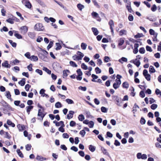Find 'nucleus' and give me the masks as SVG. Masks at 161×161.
Masks as SVG:
<instances>
[{"instance_id": "obj_1", "label": "nucleus", "mask_w": 161, "mask_h": 161, "mask_svg": "<svg viewBox=\"0 0 161 161\" xmlns=\"http://www.w3.org/2000/svg\"><path fill=\"white\" fill-rule=\"evenodd\" d=\"M117 79L116 80V82L113 85V87L115 89H117L118 88L121 84V81L120 79L122 77L121 75H117Z\"/></svg>"}, {"instance_id": "obj_2", "label": "nucleus", "mask_w": 161, "mask_h": 161, "mask_svg": "<svg viewBox=\"0 0 161 161\" xmlns=\"http://www.w3.org/2000/svg\"><path fill=\"white\" fill-rule=\"evenodd\" d=\"M37 106L38 107L41 109L38 110L37 115L38 116L40 117L42 119H43L45 116V114H44L43 113V112H44L45 110L44 108L42 107L39 103L37 104Z\"/></svg>"}, {"instance_id": "obj_3", "label": "nucleus", "mask_w": 161, "mask_h": 161, "mask_svg": "<svg viewBox=\"0 0 161 161\" xmlns=\"http://www.w3.org/2000/svg\"><path fill=\"white\" fill-rule=\"evenodd\" d=\"M41 50L43 52L44 54L40 53L38 54L39 57L42 60L46 61L47 59V56L48 53L46 50L41 49Z\"/></svg>"}, {"instance_id": "obj_4", "label": "nucleus", "mask_w": 161, "mask_h": 161, "mask_svg": "<svg viewBox=\"0 0 161 161\" xmlns=\"http://www.w3.org/2000/svg\"><path fill=\"white\" fill-rule=\"evenodd\" d=\"M76 54L78 55H74V57H76V59H74L75 60H80L82 59V58L84 56V54L80 51H77Z\"/></svg>"}, {"instance_id": "obj_5", "label": "nucleus", "mask_w": 161, "mask_h": 161, "mask_svg": "<svg viewBox=\"0 0 161 161\" xmlns=\"http://www.w3.org/2000/svg\"><path fill=\"white\" fill-rule=\"evenodd\" d=\"M35 30L37 31H43L44 29V27L42 24L41 23L36 24L34 27Z\"/></svg>"}, {"instance_id": "obj_6", "label": "nucleus", "mask_w": 161, "mask_h": 161, "mask_svg": "<svg viewBox=\"0 0 161 161\" xmlns=\"http://www.w3.org/2000/svg\"><path fill=\"white\" fill-rule=\"evenodd\" d=\"M136 157L138 159H146L147 158V156L146 154H142L141 153H138L136 154Z\"/></svg>"}, {"instance_id": "obj_7", "label": "nucleus", "mask_w": 161, "mask_h": 161, "mask_svg": "<svg viewBox=\"0 0 161 161\" xmlns=\"http://www.w3.org/2000/svg\"><path fill=\"white\" fill-rule=\"evenodd\" d=\"M22 2L28 8H31L32 7V5L29 0H22Z\"/></svg>"}, {"instance_id": "obj_8", "label": "nucleus", "mask_w": 161, "mask_h": 161, "mask_svg": "<svg viewBox=\"0 0 161 161\" xmlns=\"http://www.w3.org/2000/svg\"><path fill=\"white\" fill-rule=\"evenodd\" d=\"M149 34L150 35L153 36V41H156L157 40V37L158 36V33L155 32L154 31L153 29H150L149 30Z\"/></svg>"}, {"instance_id": "obj_9", "label": "nucleus", "mask_w": 161, "mask_h": 161, "mask_svg": "<svg viewBox=\"0 0 161 161\" xmlns=\"http://www.w3.org/2000/svg\"><path fill=\"white\" fill-rule=\"evenodd\" d=\"M28 29V27L26 26H24L20 27L19 30L20 31L22 34L24 35L27 33Z\"/></svg>"}, {"instance_id": "obj_10", "label": "nucleus", "mask_w": 161, "mask_h": 161, "mask_svg": "<svg viewBox=\"0 0 161 161\" xmlns=\"http://www.w3.org/2000/svg\"><path fill=\"white\" fill-rule=\"evenodd\" d=\"M113 99L114 100H115L117 102L118 105L120 106V104L122 103V100L121 98L117 96H113Z\"/></svg>"}, {"instance_id": "obj_11", "label": "nucleus", "mask_w": 161, "mask_h": 161, "mask_svg": "<svg viewBox=\"0 0 161 161\" xmlns=\"http://www.w3.org/2000/svg\"><path fill=\"white\" fill-rule=\"evenodd\" d=\"M2 65L3 67L8 69H9L11 67V65L8 64V61L7 60H5L3 63L2 64Z\"/></svg>"}, {"instance_id": "obj_12", "label": "nucleus", "mask_w": 161, "mask_h": 161, "mask_svg": "<svg viewBox=\"0 0 161 161\" xmlns=\"http://www.w3.org/2000/svg\"><path fill=\"white\" fill-rule=\"evenodd\" d=\"M74 114V111L72 110L69 111V114L67 115V118L69 119L72 118Z\"/></svg>"}, {"instance_id": "obj_13", "label": "nucleus", "mask_w": 161, "mask_h": 161, "mask_svg": "<svg viewBox=\"0 0 161 161\" xmlns=\"http://www.w3.org/2000/svg\"><path fill=\"white\" fill-rule=\"evenodd\" d=\"M139 108V106L136 103H135L134 104V105L133 108V110H132V112H133V113L135 114L137 111V109Z\"/></svg>"}, {"instance_id": "obj_14", "label": "nucleus", "mask_w": 161, "mask_h": 161, "mask_svg": "<svg viewBox=\"0 0 161 161\" xmlns=\"http://www.w3.org/2000/svg\"><path fill=\"white\" fill-rule=\"evenodd\" d=\"M101 150L104 154L108 155L109 157L110 156L109 154L108 153V152L107 150L106 149H105L103 147H101Z\"/></svg>"}, {"instance_id": "obj_15", "label": "nucleus", "mask_w": 161, "mask_h": 161, "mask_svg": "<svg viewBox=\"0 0 161 161\" xmlns=\"http://www.w3.org/2000/svg\"><path fill=\"white\" fill-rule=\"evenodd\" d=\"M18 83L21 86H24L25 83V79L23 78L21 80L18 82Z\"/></svg>"}, {"instance_id": "obj_16", "label": "nucleus", "mask_w": 161, "mask_h": 161, "mask_svg": "<svg viewBox=\"0 0 161 161\" xmlns=\"http://www.w3.org/2000/svg\"><path fill=\"white\" fill-rule=\"evenodd\" d=\"M92 30L94 35L97 36L98 34L99 31L97 28L92 27Z\"/></svg>"}, {"instance_id": "obj_17", "label": "nucleus", "mask_w": 161, "mask_h": 161, "mask_svg": "<svg viewBox=\"0 0 161 161\" xmlns=\"http://www.w3.org/2000/svg\"><path fill=\"white\" fill-rule=\"evenodd\" d=\"M6 94L5 96L7 98L10 100L11 101L12 100L11 98V95L9 91H7L6 92Z\"/></svg>"}, {"instance_id": "obj_18", "label": "nucleus", "mask_w": 161, "mask_h": 161, "mask_svg": "<svg viewBox=\"0 0 161 161\" xmlns=\"http://www.w3.org/2000/svg\"><path fill=\"white\" fill-rule=\"evenodd\" d=\"M133 63L136 65V66L138 67L140 64V62L139 60H138L137 59H136L135 60H133Z\"/></svg>"}, {"instance_id": "obj_19", "label": "nucleus", "mask_w": 161, "mask_h": 161, "mask_svg": "<svg viewBox=\"0 0 161 161\" xmlns=\"http://www.w3.org/2000/svg\"><path fill=\"white\" fill-rule=\"evenodd\" d=\"M7 123L8 125L11 126L13 127H14L15 126V124L9 119H8L7 120Z\"/></svg>"}, {"instance_id": "obj_20", "label": "nucleus", "mask_w": 161, "mask_h": 161, "mask_svg": "<svg viewBox=\"0 0 161 161\" xmlns=\"http://www.w3.org/2000/svg\"><path fill=\"white\" fill-rule=\"evenodd\" d=\"M127 34V31L125 30H122L119 32V35L120 36H123L126 35Z\"/></svg>"}, {"instance_id": "obj_21", "label": "nucleus", "mask_w": 161, "mask_h": 161, "mask_svg": "<svg viewBox=\"0 0 161 161\" xmlns=\"http://www.w3.org/2000/svg\"><path fill=\"white\" fill-rule=\"evenodd\" d=\"M127 59L125 57H123L119 60V61L120 63L122 64L124 62H127Z\"/></svg>"}, {"instance_id": "obj_22", "label": "nucleus", "mask_w": 161, "mask_h": 161, "mask_svg": "<svg viewBox=\"0 0 161 161\" xmlns=\"http://www.w3.org/2000/svg\"><path fill=\"white\" fill-rule=\"evenodd\" d=\"M33 106H29L26 107V111L28 113V114H29L30 111L33 109Z\"/></svg>"}, {"instance_id": "obj_23", "label": "nucleus", "mask_w": 161, "mask_h": 161, "mask_svg": "<svg viewBox=\"0 0 161 161\" xmlns=\"http://www.w3.org/2000/svg\"><path fill=\"white\" fill-rule=\"evenodd\" d=\"M89 150L92 152H94L96 149L95 147L92 145H90L89 146Z\"/></svg>"}, {"instance_id": "obj_24", "label": "nucleus", "mask_w": 161, "mask_h": 161, "mask_svg": "<svg viewBox=\"0 0 161 161\" xmlns=\"http://www.w3.org/2000/svg\"><path fill=\"white\" fill-rule=\"evenodd\" d=\"M56 47L55 49L56 50H59L62 48V46L60 44L59 42L56 43Z\"/></svg>"}, {"instance_id": "obj_25", "label": "nucleus", "mask_w": 161, "mask_h": 161, "mask_svg": "<svg viewBox=\"0 0 161 161\" xmlns=\"http://www.w3.org/2000/svg\"><path fill=\"white\" fill-rule=\"evenodd\" d=\"M2 104L3 106V107H5L7 108H8V109H9V108H10V106L6 102L3 101V103Z\"/></svg>"}, {"instance_id": "obj_26", "label": "nucleus", "mask_w": 161, "mask_h": 161, "mask_svg": "<svg viewBox=\"0 0 161 161\" xmlns=\"http://www.w3.org/2000/svg\"><path fill=\"white\" fill-rule=\"evenodd\" d=\"M28 36L31 38L33 39L35 36V34L34 32H29L28 33Z\"/></svg>"}, {"instance_id": "obj_27", "label": "nucleus", "mask_w": 161, "mask_h": 161, "mask_svg": "<svg viewBox=\"0 0 161 161\" xmlns=\"http://www.w3.org/2000/svg\"><path fill=\"white\" fill-rule=\"evenodd\" d=\"M36 159L41 161H43V160H46V158H43L42 157H41L39 155H37L36 157Z\"/></svg>"}, {"instance_id": "obj_28", "label": "nucleus", "mask_w": 161, "mask_h": 161, "mask_svg": "<svg viewBox=\"0 0 161 161\" xmlns=\"http://www.w3.org/2000/svg\"><path fill=\"white\" fill-rule=\"evenodd\" d=\"M31 60H33L34 61H36L38 60V58L36 56L34 55H32L31 56Z\"/></svg>"}, {"instance_id": "obj_29", "label": "nucleus", "mask_w": 161, "mask_h": 161, "mask_svg": "<svg viewBox=\"0 0 161 161\" xmlns=\"http://www.w3.org/2000/svg\"><path fill=\"white\" fill-rule=\"evenodd\" d=\"M43 70L46 72L48 74L50 75L51 73V71L49 69L47 68L46 67H43Z\"/></svg>"}, {"instance_id": "obj_30", "label": "nucleus", "mask_w": 161, "mask_h": 161, "mask_svg": "<svg viewBox=\"0 0 161 161\" xmlns=\"http://www.w3.org/2000/svg\"><path fill=\"white\" fill-rule=\"evenodd\" d=\"M16 151L20 157L22 158L24 157L23 155L19 149H17L16 150Z\"/></svg>"}, {"instance_id": "obj_31", "label": "nucleus", "mask_w": 161, "mask_h": 161, "mask_svg": "<svg viewBox=\"0 0 161 161\" xmlns=\"http://www.w3.org/2000/svg\"><path fill=\"white\" fill-rule=\"evenodd\" d=\"M77 6L78 9L80 11L82 10V9L84 8L85 7L83 5L80 3L77 4Z\"/></svg>"}, {"instance_id": "obj_32", "label": "nucleus", "mask_w": 161, "mask_h": 161, "mask_svg": "<svg viewBox=\"0 0 161 161\" xmlns=\"http://www.w3.org/2000/svg\"><path fill=\"white\" fill-rule=\"evenodd\" d=\"M8 42L13 47H16L17 45L16 43L13 42V41L11 40H8Z\"/></svg>"}, {"instance_id": "obj_33", "label": "nucleus", "mask_w": 161, "mask_h": 161, "mask_svg": "<svg viewBox=\"0 0 161 161\" xmlns=\"http://www.w3.org/2000/svg\"><path fill=\"white\" fill-rule=\"evenodd\" d=\"M69 70L67 69L64 70L63 71V75L64 77H66L68 76L67 73H70Z\"/></svg>"}, {"instance_id": "obj_34", "label": "nucleus", "mask_w": 161, "mask_h": 161, "mask_svg": "<svg viewBox=\"0 0 161 161\" xmlns=\"http://www.w3.org/2000/svg\"><path fill=\"white\" fill-rule=\"evenodd\" d=\"M55 106L56 108H60L62 107V104L60 102H58L55 104Z\"/></svg>"}, {"instance_id": "obj_35", "label": "nucleus", "mask_w": 161, "mask_h": 161, "mask_svg": "<svg viewBox=\"0 0 161 161\" xmlns=\"http://www.w3.org/2000/svg\"><path fill=\"white\" fill-rule=\"evenodd\" d=\"M65 101L68 104H72L74 103V101L72 99H66Z\"/></svg>"}, {"instance_id": "obj_36", "label": "nucleus", "mask_w": 161, "mask_h": 161, "mask_svg": "<svg viewBox=\"0 0 161 161\" xmlns=\"http://www.w3.org/2000/svg\"><path fill=\"white\" fill-rule=\"evenodd\" d=\"M78 119L80 121H82L85 118L82 114H80L78 116Z\"/></svg>"}, {"instance_id": "obj_37", "label": "nucleus", "mask_w": 161, "mask_h": 161, "mask_svg": "<svg viewBox=\"0 0 161 161\" xmlns=\"http://www.w3.org/2000/svg\"><path fill=\"white\" fill-rule=\"evenodd\" d=\"M149 72L150 73H154L155 72V70L153 66H150L149 67Z\"/></svg>"}, {"instance_id": "obj_38", "label": "nucleus", "mask_w": 161, "mask_h": 161, "mask_svg": "<svg viewBox=\"0 0 161 161\" xmlns=\"http://www.w3.org/2000/svg\"><path fill=\"white\" fill-rule=\"evenodd\" d=\"M123 87L125 88H128L129 85L128 83L127 82H124L122 84Z\"/></svg>"}, {"instance_id": "obj_39", "label": "nucleus", "mask_w": 161, "mask_h": 161, "mask_svg": "<svg viewBox=\"0 0 161 161\" xmlns=\"http://www.w3.org/2000/svg\"><path fill=\"white\" fill-rule=\"evenodd\" d=\"M87 45L84 43H82L81 44V48L83 50H85L86 49Z\"/></svg>"}, {"instance_id": "obj_40", "label": "nucleus", "mask_w": 161, "mask_h": 161, "mask_svg": "<svg viewBox=\"0 0 161 161\" xmlns=\"http://www.w3.org/2000/svg\"><path fill=\"white\" fill-rule=\"evenodd\" d=\"M14 20V19H12L11 18H9V19H7L6 20V21L7 22L12 24L14 23V22L13 21Z\"/></svg>"}, {"instance_id": "obj_41", "label": "nucleus", "mask_w": 161, "mask_h": 161, "mask_svg": "<svg viewBox=\"0 0 161 161\" xmlns=\"http://www.w3.org/2000/svg\"><path fill=\"white\" fill-rule=\"evenodd\" d=\"M124 43V40L122 38H120L119 40L118 45L119 46H121Z\"/></svg>"}, {"instance_id": "obj_42", "label": "nucleus", "mask_w": 161, "mask_h": 161, "mask_svg": "<svg viewBox=\"0 0 161 161\" xmlns=\"http://www.w3.org/2000/svg\"><path fill=\"white\" fill-rule=\"evenodd\" d=\"M88 126L90 128L93 127L94 125V123L92 121H90L88 124Z\"/></svg>"}, {"instance_id": "obj_43", "label": "nucleus", "mask_w": 161, "mask_h": 161, "mask_svg": "<svg viewBox=\"0 0 161 161\" xmlns=\"http://www.w3.org/2000/svg\"><path fill=\"white\" fill-rule=\"evenodd\" d=\"M14 36L18 39H21L22 38V36L19 33L14 34Z\"/></svg>"}, {"instance_id": "obj_44", "label": "nucleus", "mask_w": 161, "mask_h": 161, "mask_svg": "<svg viewBox=\"0 0 161 161\" xmlns=\"http://www.w3.org/2000/svg\"><path fill=\"white\" fill-rule=\"evenodd\" d=\"M81 67L82 69L84 70H87L88 69V67L84 63H83L81 64Z\"/></svg>"}, {"instance_id": "obj_45", "label": "nucleus", "mask_w": 161, "mask_h": 161, "mask_svg": "<svg viewBox=\"0 0 161 161\" xmlns=\"http://www.w3.org/2000/svg\"><path fill=\"white\" fill-rule=\"evenodd\" d=\"M69 64L71 66L73 67H76L77 66V65L76 63L73 61H70L69 62Z\"/></svg>"}, {"instance_id": "obj_46", "label": "nucleus", "mask_w": 161, "mask_h": 161, "mask_svg": "<svg viewBox=\"0 0 161 161\" xmlns=\"http://www.w3.org/2000/svg\"><path fill=\"white\" fill-rule=\"evenodd\" d=\"M158 107V105L156 104H153L151 106V108L155 110Z\"/></svg>"}, {"instance_id": "obj_47", "label": "nucleus", "mask_w": 161, "mask_h": 161, "mask_svg": "<svg viewBox=\"0 0 161 161\" xmlns=\"http://www.w3.org/2000/svg\"><path fill=\"white\" fill-rule=\"evenodd\" d=\"M95 71L97 74H100L101 72V69L98 67H97L95 68Z\"/></svg>"}, {"instance_id": "obj_48", "label": "nucleus", "mask_w": 161, "mask_h": 161, "mask_svg": "<svg viewBox=\"0 0 161 161\" xmlns=\"http://www.w3.org/2000/svg\"><path fill=\"white\" fill-rule=\"evenodd\" d=\"M5 135L4 136L5 138H6L9 139L11 138V136L8 133V132H5Z\"/></svg>"}, {"instance_id": "obj_49", "label": "nucleus", "mask_w": 161, "mask_h": 161, "mask_svg": "<svg viewBox=\"0 0 161 161\" xmlns=\"http://www.w3.org/2000/svg\"><path fill=\"white\" fill-rule=\"evenodd\" d=\"M157 9V7L156 5L154 4L152 6L151 9L152 11L155 12L156 10Z\"/></svg>"}, {"instance_id": "obj_50", "label": "nucleus", "mask_w": 161, "mask_h": 161, "mask_svg": "<svg viewBox=\"0 0 161 161\" xmlns=\"http://www.w3.org/2000/svg\"><path fill=\"white\" fill-rule=\"evenodd\" d=\"M36 1L42 7H44L45 5L44 3L41 0H36Z\"/></svg>"}, {"instance_id": "obj_51", "label": "nucleus", "mask_w": 161, "mask_h": 161, "mask_svg": "<svg viewBox=\"0 0 161 161\" xmlns=\"http://www.w3.org/2000/svg\"><path fill=\"white\" fill-rule=\"evenodd\" d=\"M70 149L75 152H76L78 151V149L77 147L75 146H73L70 148Z\"/></svg>"}, {"instance_id": "obj_52", "label": "nucleus", "mask_w": 161, "mask_h": 161, "mask_svg": "<svg viewBox=\"0 0 161 161\" xmlns=\"http://www.w3.org/2000/svg\"><path fill=\"white\" fill-rule=\"evenodd\" d=\"M8 31V29L6 26H3L2 29H0V31L2 32L3 31L5 32H7Z\"/></svg>"}, {"instance_id": "obj_53", "label": "nucleus", "mask_w": 161, "mask_h": 161, "mask_svg": "<svg viewBox=\"0 0 161 161\" xmlns=\"http://www.w3.org/2000/svg\"><path fill=\"white\" fill-rule=\"evenodd\" d=\"M85 131L84 130H81L80 132V134L81 136L82 137H83L86 134Z\"/></svg>"}, {"instance_id": "obj_54", "label": "nucleus", "mask_w": 161, "mask_h": 161, "mask_svg": "<svg viewBox=\"0 0 161 161\" xmlns=\"http://www.w3.org/2000/svg\"><path fill=\"white\" fill-rule=\"evenodd\" d=\"M31 87V86L29 84H27L25 86V89L26 91H28Z\"/></svg>"}, {"instance_id": "obj_55", "label": "nucleus", "mask_w": 161, "mask_h": 161, "mask_svg": "<svg viewBox=\"0 0 161 161\" xmlns=\"http://www.w3.org/2000/svg\"><path fill=\"white\" fill-rule=\"evenodd\" d=\"M101 111L103 113H106L107 111V109L104 107H102L101 108Z\"/></svg>"}, {"instance_id": "obj_56", "label": "nucleus", "mask_w": 161, "mask_h": 161, "mask_svg": "<svg viewBox=\"0 0 161 161\" xmlns=\"http://www.w3.org/2000/svg\"><path fill=\"white\" fill-rule=\"evenodd\" d=\"M31 146L30 144H27L25 146V149L27 151H30L31 148Z\"/></svg>"}, {"instance_id": "obj_57", "label": "nucleus", "mask_w": 161, "mask_h": 161, "mask_svg": "<svg viewBox=\"0 0 161 161\" xmlns=\"http://www.w3.org/2000/svg\"><path fill=\"white\" fill-rule=\"evenodd\" d=\"M25 56L27 58L31 59V55L29 52H27L25 54Z\"/></svg>"}, {"instance_id": "obj_58", "label": "nucleus", "mask_w": 161, "mask_h": 161, "mask_svg": "<svg viewBox=\"0 0 161 161\" xmlns=\"http://www.w3.org/2000/svg\"><path fill=\"white\" fill-rule=\"evenodd\" d=\"M126 7L128 11L130 13H131L132 10V9L131 8V7L130 5H127L126 6Z\"/></svg>"}, {"instance_id": "obj_59", "label": "nucleus", "mask_w": 161, "mask_h": 161, "mask_svg": "<svg viewBox=\"0 0 161 161\" xmlns=\"http://www.w3.org/2000/svg\"><path fill=\"white\" fill-rule=\"evenodd\" d=\"M78 89L79 90H81L83 91H85L86 90V86H80L78 87Z\"/></svg>"}, {"instance_id": "obj_60", "label": "nucleus", "mask_w": 161, "mask_h": 161, "mask_svg": "<svg viewBox=\"0 0 161 161\" xmlns=\"http://www.w3.org/2000/svg\"><path fill=\"white\" fill-rule=\"evenodd\" d=\"M110 60V58L108 56H105L104 57V61L105 62H108Z\"/></svg>"}, {"instance_id": "obj_61", "label": "nucleus", "mask_w": 161, "mask_h": 161, "mask_svg": "<svg viewBox=\"0 0 161 161\" xmlns=\"http://www.w3.org/2000/svg\"><path fill=\"white\" fill-rule=\"evenodd\" d=\"M92 1L93 2L94 5L97 8H99L100 7L99 5L98 4L96 0H92Z\"/></svg>"}, {"instance_id": "obj_62", "label": "nucleus", "mask_w": 161, "mask_h": 161, "mask_svg": "<svg viewBox=\"0 0 161 161\" xmlns=\"http://www.w3.org/2000/svg\"><path fill=\"white\" fill-rule=\"evenodd\" d=\"M143 36V35L142 34L138 33L135 36V38H137L142 37Z\"/></svg>"}, {"instance_id": "obj_63", "label": "nucleus", "mask_w": 161, "mask_h": 161, "mask_svg": "<svg viewBox=\"0 0 161 161\" xmlns=\"http://www.w3.org/2000/svg\"><path fill=\"white\" fill-rule=\"evenodd\" d=\"M36 72L39 74L40 75H42V70L38 69H37L36 70Z\"/></svg>"}, {"instance_id": "obj_64", "label": "nucleus", "mask_w": 161, "mask_h": 161, "mask_svg": "<svg viewBox=\"0 0 161 161\" xmlns=\"http://www.w3.org/2000/svg\"><path fill=\"white\" fill-rule=\"evenodd\" d=\"M92 15L93 17L95 18L97 17L98 16V14L96 12L93 11L92 13Z\"/></svg>"}]
</instances>
